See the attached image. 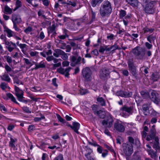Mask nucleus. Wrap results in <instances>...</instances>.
<instances>
[{"mask_svg":"<svg viewBox=\"0 0 160 160\" xmlns=\"http://www.w3.org/2000/svg\"><path fill=\"white\" fill-rule=\"evenodd\" d=\"M82 73L83 77L85 80L89 81L91 80L92 72L91 70L88 67L83 68L82 70Z\"/></svg>","mask_w":160,"mask_h":160,"instance_id":"nucleus-7","label":"nucleus"},{"mask_svg":"<svg viewBox=\"0 0 160 160\" xmlns=\"http://www.w3.org/2000/svg\"><path fill=\"white\" fill-rule=\"evenodd\" d=\"M128 4L132 7H137L138 5V0H126Z\"/></svg>","mask_w":160,"mask_h":160,"instance_id":"nucleus-20","label":"nucleus"},{"mask_svg":"<svg viewBox=\"0 0 160 160\" xmlns=\"http://www.w3.org/2000/svg\"><path fill=\"white\" fill-rule=\"evenodd\" d=\"M27 46V45L25 44H20L19 45V47L20 48L22 49V51L23 52V50Z\"/></svg>","mask_w":160,"mask_h":160,"instance_id":"nucleus-62","label":"nucleus"},{"mask_svg":"<svg viewBox=\"0 0 160 160\" xmlns=\"http://www.w3.org/2000/svg\"><path fill=\"white\" fill-rule=\"evenodd\" d=\"M12 21L13 24V28L15 30L19 32L20 29L17 27V25L20 23L22 21L19 15L16 13H13L12 15Z\"/></svg>","mask_w":160,"mask_h":160,"instance_id":"nucleus-5","label":"nucleus"},{"mask_svg":"<svg viewBox=\"0 0 160 160\" xmlns=\"http://www.w3.org/2000/svg\"><path fill=\"white\" fill-rule=\"evenodd\" d=\"M143 30L144 33H145L148 32H152L153 31L154 29L152 28H148L146 27L144 28Z\"/></svg>","mask_w":160,"mask_h":160,"instance_id":"nucleus-37","label":"nucleus"},{"mask_svg":"<svg viewBox=\"0 0 160 160\" xmlns=\"http://www.w3.org/2000/svg\"><path fill=\"white\" fill-rule=\"evenodd\" d=\"M2 80L9 82L10 81L11 79L9 78V75L5 73L1 77Z\"/></svg>","mask_w":160,"mask_h":160,"instance_id":"nucleus-26","label":"nucleus"},{"mask_svg":"<svg viewBox=\"0 0 160 160\" xmlns=\"http://www.w3.org/2000/svg\"><path fill=\"white\" fill-rule=\"evenodd\" d=\"M142 109L144 115H147L148 112L149 108L147 105L144 104L142 106Z\"/></svg>","mask_w":160,"mask_h":160,"instance_id":"nucleus-35","label":"nucleus"},{"mask_svg":"<svg viewBox=\"0 0 160 160\" xmlns=\"http://www.w3.org/2000/svg\"><path fill=\"white\" fill-rule=\"evenodd\" d=\"M98 3H99L98 0H92L91 2V4L93 7H95Z\"/></svg>","mask_w":160,"mask_h":160,"instance_id":"nucleus-44","label":"nucleus"},{"mask_svg":"<svg viewBox=\"0 0 160 160\" xmlns=\"http://www.w3.org/2000/svg\"><path fill=\"white\" fill-rule=\"evenodd\" d=\"M5 31L7 32V35L8 37H11L13 36L14 34V32H13L8 28H7L5 29Z\"/></svg>","mask_w":160,"mask_h":160,"instance_id":"nucleus-29","label":"nucleus"},{"mask_svg":"<svg viewBox=\"0 0 160 160\" xmlns=\"http://www.w3.org/2000/svg\"><path fill=\"white\" fill-rule=\"evenodd\" d=\"M155 126L153 125L151 129L149 134L147 136L146 140L149 141L154 139L155 142L153 145V148L156 150H158L160 148L159 145V138L158 137H156V131L155 128Z\"/></svg>","mask_w":160,"mask_h":160,"instance_id":"nucleus-2","label":"nucleus"},{"mask_svg":"<svg viewBox=\"0 0 160 160\" xmlns=\"http://www.w3.org/2000/svg\"><path fill=\"white\" fill-rule=\"evenodd\" d=\"M58 40L59 41L58 43L59 48L62 49H65L67 45L66 43L61 40Z\"/></svg>","mask_w":160,"mask_h":160,"instance_id":"nucleus-25","label":"nucleus"},{"mask_svg":"<svg viewBox=\"0 0 160 160\" xmlns=\"http://www.w3.org/2000/svg\"><path fill=\"white\" fill-rule=\"evenodd\" d=\"M144 48L139 46H137L132 49V52L138 59L142 60L144 59L145 54Z\"/></svg>","mask_w":160,"mask_h":160,"instance_id":"nucleus-3","label":"nucleus"},{"mask_svg":"<svg viewBox=\"0 0 160 160\" xmlns=\"http://www.w3.org/2000/svg\"><path fill=\"white\" fill-rule=\"evenodd\" d=\"M56 115L58 118L60 122L63 123L65 122V120L62 118L59 114H57Z\"/></svg>","mask_w":160,"mask_h":160,"instance_id":"nucleus-46","label":"nucleus"},{"mask_svg":"<svg viewBox=\"0 0 160 160\" xmlns=\"http://www.w3.org/2000/svg\"><path fill=\"white\" fill-rule=\"evenodd\" d=\"M23 59L25 63L27 65H29V67H30L33 65L32 64L28 59L27 58H24Z\"/></svg>","mask_w":160,"mask_h":160,"instance_id":"nucleus-42","label":"nucleus"},{"mask_svg":"<svg viewBox=\"0 0 160 160\" xmlns=\"http://www.w3.org/2000/svg\"><path fill=\"white\" fill-rule=\"evenodd\" d=\"M104 46L105 48V51H109L112 48H113V49L112 50V51H113L118 49V47L117 46H115L114 45L110 47L109 48L108 47V46Z\"/></svg>","mask_w":160,"mask_h":160,"instance_id":"nucleus-32","label":"nucleus"},{"mask_svg":"<svg viewBox=\"0 0 160 160\" xmlns=\"http://www.w3.org/2000/svg\"><path fill=\"white\" fill-rule=\"evenodd\" d=\"M113 120L111 116H108L107 118L102 121V124L105 127L110 128L112 127Z\"/></svg>","mask_w":160,"mask_h":160,"instance_id":"nucleus-11","label":"nucleus"},{"mask_svg":"<svg viewBox=\"0 0 160 160\" xmlns=\"http://www.w3.org/2000/svg\"><path fill=\"white\" fill-rule=\"evenodd\" d=\"M13 81L14 83H15L18 84H19L20 83L21 84H23V82H20L17 77H14L13 78Z\"/></svg>","mask_w":160,"mask_h":160,"instance_id":"nucleus-43","label":"nucleus"},{"mask_svg":"<svg viewBox=\"0 0 160 160\" xmlns=\"http://www.w3.org/2000/svg\"><path fill=\"white\" fill-rule=\"evenodd\" d=\"M91 107L94 113L96 114V112L97 111L98 106L97 105H93Z\"/></svg>","mask_w":160,"mask_h":160,"instance_id":"nucleus-47","label":"nucleus"},{"mask_svg":"<svg viewBox=\"0 0 160 160\" xmlns=\"http://www.w3.org/2000/svg\"><path fill=\"white\" fill-rule=\"evenodd\" d=\"M13 9L11 8L8 6H5L4 7V13L6 14H11L12 12Z\"/></svg>","mask_w":160,"mask_h":160,"instance_id":"nucleus-23","label":"nucleus"},{"mask_svg":"<svg viewBox=\"0 0 160 160\" xmlns=\"http://www.w3.org/2000/svg\"><path fill=\"white\" fill-rule=\"evenodd\" d=\"M114 128L115 130L120 132H123L125 130V126L119 122H116L114 123Z\"/></svg>","mask_w":160,"mask_h":160,"instance_id":"nucleus-13","label":"nucleus"},{"mask_svg":"<svg viewBox=\"0 0 160 160\" xmlns=\"http://www.w3.org/2000/svg\"><path fill=\"white\" fill-rule=\"evenodd\" d=\"M17 141V139L16 138H10V141L9 142V146L10 147L13 148L14 150L17 149H16V147L15 146V143Z\"/></svg>","mask_w":160,"mask_h":160,"instance_id":"nucleus-17","label":"nucleus"},{"mask_svg":"<svg viewBox=\"0 0 160 160\" xmlns=\"http://www.w3.org/2000/svg\"><path fill=\"white\" fill-rule=\"evenodd\" d=\"M97 101L102 106H103L106 105V102L105 100L102 97H99L97 99Z\"/></svg>","mask_w":160,"mask_h":160,"instance_id":"nucleus-22","label":"nucleus"},{"mask_svg":"<svg viewBox=\"0 0 160 160\" xmlns=\"http://www.w3.org/2000/svg\"><path fill=\"white\" fill-rule=\"evenodd\" d=\"M67 37H68V35L66 33H65V34L64 35H59L58 37L61 39L64 40Z\"/></svg>","mask_w":160,"mask_h":160,"instance_id":"nucleus-51","label":"nucleus"},{"mask_svg":"<svg viewBox=\"0 0 160 160\" xmlns=\"http://www.w3.org/2000/svg\"><path fill=\"white\" fill-rule=\"evenodd\" d=\"M156 38V36H153V35H149L147 38L148 41L150 43H152V42H154Z\"/></svg>","mask_w":160,"mask_h":160,"instance_id":"nucleus-31","label":"nucleus"},{"mask_svg":"<svg viewBox=\"0 0 160 160\" xmlns=\"http://www.w3.org/2000/svg\"><path fill=\"white\" fill-rule=\"evenodd\" d=\"M128 63L129 68L135 66L134 65L132 59H129L128 61Z\"/></svg>","mask_w":160,"mask_h":160,"instance_id":"nucleus-39","label":"nucleus"},{"mask_svg":"<svg viewBox=\"0 0 160 160\" xmlns=\"http://www.w3.org/2000/svg\"><path fill=\"white\" fill-rule=\"evenodd\" d=\"M69 62L67 61H65L62 62V67H67L69 65Z\"/></svg>","mask_w":160,"mask_h":160,"instance_id":"nucleus-57","label":"nucleus"},{"mask_svg":"<svg viewBox=\"0 0 160 160\" xmlns=\"http://www.w3.org/2000/svg\"><path fill=\"white\" fill-rule=\"evenodd\" d=\"M126 14V12L123 10H121L120 11V18H122L125 17Z\"/></svg>","mask_w":160,"mask_h":160,"instance_id":"nucleus-41","label":"nucleus"},{"mask_svg":"<svg viewBox=\"0 0 160 160\" xmlns=\"http://www.w3.org/2000/svg\"><path fill=\"white\" fill-rule=\"evenodd\" d=\"M122 74L125 76H128L129 74V72L127 70L125 69L122 71Z\"/></svg>","mask_w":160,"mask_h":160,"instance_id":"nucleus-64","label":"nucleus"},{"mask_svg":"<svg viewBox=\"0 0 160 160\" xmlns=\"http://www.w3.org/2000/svg\"><path fill=\"white\" fill-rule=\"evenodd\" d=\"M71 69V67H68L65 69L61 67L58 68L57 69V71L59 73L63 75H64L66 77H68L69 75V72Z\"/></svg>","mask_w":160,"mask_h":160,"instance_id":"nucleus-14","label":"nucleus"},{"mask_svg":"<svg viewBox=\"0 0 160 160\" xmlns=\"http://www.w3.org/2000/svg\"><path fill=\"white\" fill-rule=\"evenodd\" d=\"M140 93L144 98H147L149 97V94L148 92L142 91L140 92Z\"/></svg>","mask_w":160,"mask_h":160,"instance_id":"nucleus-27","label":"nucleus"},{"mask_svg":"<svg viewBox=\"0 0 160 160\" xmlns=\"http://www.w3.org/2000/svg\"><path fill=\"white\" fill-rule=\"evenodd\" d=\"M68 126L70 127L74 131L78 134H79V132L78 131V129L80 128V125L79 123L77 122H73L72 125L69 124Z\"/></svg>","mask_w":160,"mask_h":160,"instance_id":"nucleus-15","label":"nucleus"},{"mask_svg":"<svg viewBox=\"0 0 160 160\" xmlns=\"http://www.w3.org/2000/svg\"><path fill=\"white\" fill-rule=\"evenodd\" d=\"M148 154L151 156L152 158L156 159L157 158L156 152H154L152 150H150L149 151Z\"/></svg>","mask_w":160,"mask_h":160,"instance_id":"nucleus-33","label":"nucleus"},{"mask_svg":"<svg viewBox=\"0 0 160 160\" xmlns=\"http://www.w3.org/2000/svg\"><path fill=\"white\" fill-rule=\"evenodd\" d=\"M62 4H67L68 5H71L73 7H75L76 6V3L75 2L69 1L68 2H62Z\"/></svg>","mask_w":160,"mask_h":160,"instance_id":"nucleus-40","label":"nucleus"},{"mask_svg":"<svg viewBox=\"0 0 160 160\" xmlns=\"http://www.w3.org/2000/svg\"><path fill=\"white\" fill-rule=\"evenodd\" d=\"M129 69L131 70L132 74L135 77L137 76V73L136 72V68L135 66L129 68Z\"/></svg>","mask_w":160,"mask_h":160,"instance_id":"nucleus-34","label":"nucleus"},{"mask_svg":"<svg viewBox=\"0 0 160 160\" xmlns=\"http://www.w3.org/2000/svg\"><path fill=\"white\" fill-rule=\"evenodd\" d=\"M7 84L5 82H3L1 83V87L3 90H5L7 88Z\"/></svg>","mask_w":160,"mask_h":160,"instance_id":"nucleus-49","label":"nucleus"},{"mask_svg":"<svg viewBox=\"0 0 160 160\" xmlns=\"http://www.w3.org/2000/svg\"><path fill=\"white\" fill-rule=\"evenodd\" d=\"M154 2L151 1L148 3L145 8V12L148 14H153L155 11Z\"/></svg>","mask_w":160,"mask_h":160,"instance_id":"nucleus-8","label":"nucleus"},{"mask_svg":"<svg viewBox=\"0 0 160 160\" xmlns=\"http://www.w3.org/2000/svg\"><path fill=\"white\" fill-rule=\"evenodd\" d=\"M123 152L126 156H130L133 152L132 145L130 143H124L123 145Z\"/></svg>","mask_w":160,"mask_h":160,"instance_id":"nucleus-6","label":"nucleus"},{"mask_svg":"<svg viewBox=\"0 0 160 160\" xmlns=\"http://www.w3.org/2000/svg\"><path fill=\"white\" fill-rule=\"evenodd\" d=\"M151 98L152 101L156 104H158L160 102V98L159 95L155 91H153L151 92Z\"/></svg>","mask_w":160,"mask_h":160,"instance_id":"nucleus-12","label":"nucleus"},{"mask_svg":"<svg viewBox=\"0 0 160 160\" xmlns=\"http://www.w3.org/2000/svg\"><path fill=\"white\" fill-rule=\"evenodd\" d=\"M82 58L81 56H78L77 58L75 56H72L70 58L71 62L70 65L72 67H74L78 64H81Z\"/></svg>","mask_w":160,"mask_h":160,"instance_id":"nucleus-10","label":"nucleus"},{"mask_svg":"<svg viewBox=\"0 0 160 160\" xmlns=\"http://www.w3.org/2000/svg\"><path fill=\"white\" fill-rule=\"evenodd\" d=\"M112 9L111 2L108 1H105L101 5L99 10L100 14L103 18L108 17L111 14Z\"/></svg>","mask_w":160,"mask_h":160,"instance_id":"nucleus-1","label":"nucleus"},{"mask_svg":"<svg viewBox=\"0 0 160 160\" xmlns=\"http://www.w3.org/2000/svg\"><path fill=\"white\" fill-rule=\"evenodd\" d=\"M14 87L15 95L17 97L18 99L19 98L22 97V96H23V91L15 85Z\"/></svg>","mask_w":160,"mask_h":160,"instance_id":"nucleus-16","label":"nucleus"},{"mask_svg":"<svg viewBox=\"0 0 160 160\" xmlns=\"http://www.w3.org/2000/svg\"><path fill=\"white\" fill-rule=\"evenodd\" d=\"M35 130V126L33 125H29L28 128V130L29 132H32Z\"/></svg>","mask_w":160,"mask_h":160,"instance_id":"nucleus-53","label":"nucleus"},{"mask_svg":"<svg viewBox=\"0 0 160 160\" xmlns=\"http://www.w3.org/2000/svg\"><path fill=\"white\" fill-rule=\"evenodd\" d=\"M159 77L158 74L157 73H153L152 75V80L154 82L157 81L159 78Z\"/></svg>","mask_w":160,"mask_h":160,"instance_id":"nucleus-30","label":"nucleus"},{"mask_svg":"<svg viewBox=\"0 0 160 160\" xmlns=\"http://www.w3.org/2000/svg\"><path fill=\"white\" fill-rule=\"evenodd\" d=\"M85 151L86 152L85 155L86 157H87L90 156V155L93 152L92 150L89 148L86 147L85 149Z\"/></svg>","mask_w":160,"mask_h":160,"instance_id":"nucleus-28","label":"nucleus"},{"mask_svg":"<svg viewBox=\"0 0 160 160\" xmlns=\"http://www.w3.org/2000/svg\"><path fill=\"white\" fill-rule=\"evenodd\" d=\"M132 93L131 92L124 91L123 97L129 98L132 97Z\"/></svg>","mask_w":160,"mask_h":160,"instance_id":"nucleus-38","label":"nucleus"},{"mask_svg":"<svg viewBox=\"0 0 160 160\" xmlns=\"http://www.w3.org/2000/svg\"><path fill=\"white\" fill-rule=\"evenodd\" d=\"M128 140L129 142L130 143V144H134V138L131 137H128Z\"/></svg>","mask_w":160,"mask_h":160,"instance_id":"nucleus-54","label":"nucleus"},{"mask_svg":"<svg viewBox=\"0 0 160 160\" xmlns=\"http://www.w3.org/2000/svg\"><path fill=\"white\" fill-rule=\"evenodd\" d=\"M64 53V52L60 49H56L54 50L53 55L56 57L58 58L60 55Z\"/></svg>","mask_w":160,"mask_h":160,"instance_id":"nucleus-18","label":"nucleus"},{"mask_svg":"<svg viewBox=\"0 0 160 160\" xmlns=\"http://www.w3.org/2000/svg\"><path fill=\"white\" fill-rule=\"evenodd\" d=\"M32 28L31 27H28L24 30V32L27 33H29L32 31Z\"/></svg>","mask_w":160,"mask_h":160,"instance_id":"nucleus-63","label":"nucleus"},{"mask_svg":"<svg viewBox=\"0 0 160 160\" xmlns=\"http://www.w3.org/2000/svg\"><path fill=\"white\" fill-rule=\"evenodd\" d=\"M145 45L146 47L148 49H150L152 48V44H150L148 42H146Z\"/></svg>","mask_w":160,"mask_h":160,"instance_id":"nucleus-56","label":"nucleus"},{"mask_svg":"<svg viewBox=\"0 0 160 160\" xmlns=\"http://www.w3.org/2000/svg\"><path fill=\"white\" fill-rule=\"evenodd\" d=\"M133 109V107L132 106H128L127 105H124L120 108V110L122 112V116L123 117L126 118L128 117L130 115L132 114Z\"/></svg>","mask_w":160,"mask_h":160,"instance_id":"nucleus-4","label":"nucleus"},{"mask_svg":"<svg viewBox=\"0 0 160 160\" xmlns=\"http://www.w3.org/2000/svg\"><path fill=\"white\" fill-rule=\"evenodd\" d=\"M61 55H62L61 58L63 60H66L68 59V56L64 52V53H62V54H61Z\"/></svg>","mask_w":160,"mask_h":160,"instance_id":"nucleus-59","label":"nucleus"},{"mask_svg":"<svg viewBox=\"0 0 160 160\" xmlns=\"http://www.w3.org/2000/svg\"><path fill=\"white\" fill-rule=\"evenodd\" d=\"M43 2L44 5L46 6H48L49 4L50 1L49 0H42Z\"/></svg>","mask_w":160,"mask_h":160,"instance_id":"nucleus-58","label":"nucleus"},{"mask_svg":"<svg viewBox=\"0 0 160 160\" xmlns=\"http://www.w3.org/2000/svg\"><path fill=\"white\" fill-rule=\"evenodd\" d=\"M99 73L100 78L103 80L107 79L109 76L110 74L108 69L106 68H103L102 69L100 70Z\"/></svg>","mask_w":160,"mask_h":160,"instance_id":"nucleus-9","label":"nucleus"},{"mask_svg":"<svg viewBox=\"0 0 160 160\" xmlns=\"http://www.w3.org/2000/svg\"><path fill=\"white\" fill-rule=\"evenodd\" d=\"M124 91L122 90H120L116 92V95L117 96H120L122 97H123V95L124 94Z\"/></svg>","mask_w":160,"mask_h":160,"instance_id":"nucleus-45","label":"nucleus"},{"mask_svg":"<svg viewBox=\"0 0 160 160\" xmlns=\"http://www.w3.org/2000/svg\"><path fill=\"white\" fill-rule=\"evenodd\" d=\"M54 160H63V155L62 154H59Z\"/></svg>","mask_w":160,"mask_h":160,"instance_id":"nucleus-50","label":"nucleus"},{"mask_svg":"<svg viewBox=\"0 0 160 160\" xmlns=\"http://www.w3.org/2000/svg\"><path fill=\"white\" fill-rule=\"evenodd\" d=\"M5 44L6 46V48L10 52H11L14 49V48L11 46L12 44L11 42H9V41H8L6 42Z\"/></svg>","mask_w":160,"mask_h":160,"instance_id":"nucleus-19","label":"nucleus"},{"mask_svg":"<svg viewBox=\"0 0 160 160\" xmlns=\"http://www.w3.org/2000/svg\"><path fill=\"white\" fill-rule=\"evenodd\" d=\"M6 95L7 97H8L9 99H11L12 102H14L15 103L17 104H19V103L16 101L15 98L11 93H7L6 94Z\"/></svg>","mask_w":160,"mask_h":160,"instance_id":"nucleus-24","label":"nucleus"},{"mask_svg":"<svg viewBox=\"0 0 160 160\" xmlns=\"http://www.w3.org/2000/svg\"><path fill=\"white\" fill-rule=\"evenodd\" d=\"M22 6V3L19 0H17L16 2V7L13 9V11H15Z\"/></svg>","mask_w":160,"mask_h":160,"instance_id":"nucleus-36","label":"nucleus"},{"mask_svg":"<svg viewBox=\"0 0 160 160\" xmlns=\"http://www.w3.org/2000/svg\"><path fill=\"white\" fill-rule=\"evenodd\" d=\"M22 110L27 113H31V111L29 110L28 108L27 107H23L22 108Z\"/></svg>","mask_w":160,"mask_h":160,"instance_id":"nucleus-55","label":"nucleus"},{"mask_svg":"<svg viewBox=\"0 0 160 160\" xmlns=\"http://www.w3.org/2000/svg\"><path fill=\"white\" fill-rule=\"evenodd\" d=\"M46 67V65L45 63L41 61L38 64L35 63V67L34 69L36 70L39 68H44Z\"/></svg>","mask_w":160,"mask_h":160,"instance_id":"nucleus-21","label":"nucleus"},{"mask_svg":"<svg viewBox=\"0 0 160 160\" xmlns=\"http://www.w3.org/2000/svg\"><path fill=\"white\" fill-rule=\"evenodd\" d=\"M80 93L81 95H83L88 93V92L86 89H82L80 90Z\"/></svg>","mask_w":160,"mask_h":160,"instance_id":"nucleus-60","label":"nucleus"},{"mask_svg":"<svg viewBox=\"0 0 160 160\" xmlns=\"http://www.w3.org/2000/svg\"><path fill=\"white\" fill-rule=\"evenodd\" d=\"M38 1L37 0H34L33 2L31 1V4L34 7H37L38 6V4L37 3Z\"/></svg>","mask_w":160,"mask_h":160,"instance_id":"nucleus-48","label":"nucleus"},{"mask_svg":"<svg viewBox=\"0 0 160 160\" xmlns=\"http://www.w3.org/2000/svg\"><path fill=\"white\" fill-rule=\"evenodd\" d=\"M105 51L104 46H101L99 48V52L101 53H103Z\"/></svg>","mask_w":160,"mask_h":160,"instance_id":"nucleus-61","label":"nucleus"},{"mask_svg":"<svg viewBox=\"0 0 160 160\" xmlns=\"http://www.w3.org/2000/svg\"><path fill=\"white\" fill-rule=\"evenodd\" d=\"M45 36L44 32H40L38 38L40 40H42L45 38Z\"/></svg>","mask_w":160,"mask_h":160,"instance_id":"nucleus-52","label":"nucleus"}]
</instances>
